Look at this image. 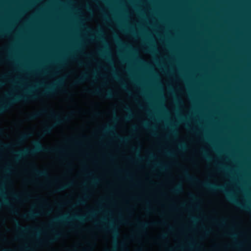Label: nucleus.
Instances as JSON below:
<instances>
[{
	"instance_id": "obj_1",
	"label": "nucleus",
	"mask_w": 251,
	"mask_h": 251,
	"mask_svg": "<svg viewBox=\"0 0 251 251\" xmlns=\"http://www.w3.org/2000/svg\"><path fill=\"white\" fill-rule=\"evenodd\" d=\"M183 174L185 177L189 181H194L197 183H199L201 184L202 187L206 188L210 191H219L220 192H222L226 194L227 196V199L232 203H234L236 205L238 206L239 207L245 209V210H249L250 208L246 205H243L239 202L236 199L231 195L228 192H227L226 187L224 185H216L214 184L210 183L209 182H201L200 180L197 178L196 177H193L192 176L190 175L188 173L187 170H185L183 172Z\"/></svg>"
},
{
	"instance_id": "obj_2",
	"label": "nucleus",
	"mask_w": 251,
	"mask_h": 251,
	"mask_svg": "<svg viewBox=\"0 0 251 251\" xmlns=\"http://www.w3.org/2000/svg\"><path fill=\"white\" fill-rule=\"evenodd\" d=\"M34 148L32 150L25 149L20 151H15L14 154L16 155V159L19 160L24 156L26 155H34L39 151H46L50 152H59L63 151L60 148H45L39 141H35L33 143Z\"/></svg>"
},
{
	"instance_id": "obj_3",
	"label": "nucleus",
	"mask_w": 251,
	"mask_h": 251,
	"mask_svg": "<svg viewBox=\"0 0 251 251\" xmlns=\"http://www.w3.org/2000/svg\"><path fill=\"white\" fill-rule=\"evenodd\" d=\"M30 92L28 93V96L27 95H20V96H14L12 98L9 99L8 101L4 102H0V115L5 112L11 106L20 101L24 100L26 101L28 100H35L37 98L36 96L34 95H31Z\"/></svg>"
},
{
	"instance_id": "obj_4",
	"label": "nucleus",
	"mask_w": 251,
	"mask_h": 251,
	"mask_svg": "<svg viewBox=\"0 0 251 251\" xmlns=\"http://www.w3.org/2000/svg\"><path fill=\"white\" fill-rule=\"evenodd\" d=\"M50 117L55 120V123L50 126H46L45 127L43 133L45 135L51 133L52 129L57 125L62 123L64 121H66L68 120V118L67 117H64L63 119L60 118V117L58 115L56 114L54 111H51L50 113Z\"/></svg>"
},
{
	"instance_id": "obj_5",
	"label": "nucleus",
	"mask_w": 251,
	"mask_h": 251,
	"mask_svg": "<svg viewBox=\"0 0 251 251\" xmlns=\"http://www.w3.org/2000/svg\"><path fill=\"white\" fill-rule=\"evenodd\" d=\"M72 219H75L80 222H83L85 220V217L84 216L79 215H75L73 217H68L66 215H63L54 219L53 220V222L54 223H66Z\"/></svg>"
},
{
	"instance_id": "obj_6",
	"label": "nucleus",
	"mask_w": 251,
	"mask_h": 251,
	"mask_svg": "<svg viewBox=\"0 0 251 251\" xmlns=\"http://www.w3.org/2000/svg\"><path fill=\"white\" fill-rule=\"evenodd\" d=\"M33 173L38 176L48 177L49 174L46 170L40 171L37 169L34 164L32 166Z\"/></svg>"
},
{
	"instance_id": "obj_7",
	"label": "nucleus",
	"mask_w": 251,
	"mask_h": 251,
	"mask_svg": "<svg viewBox=\"0 0 251 251\" xmlns=\"http://www.w3.org/2000/svg\"><path fill=\"white\" fill-rule=\"evenodd\" d=\"M62 81L61 80H59L57 83L55 85L51 86V87H48L46 91H45L43 93H42V95L44 96L49 95L54 93V88L55 85H59L61 84Z\"/></svg>"
},
{
	"instance_id": "obj_8",
	"label": "nucleus",
	"mask_w": 251,
	"mask_h": 251,
	"mask_svg": "<svg viewBox=\"0 0 251 251\" xmlns=\"http://www.w3.org/2000/svg\"><path fill=\"white\" fill-rule=\"evenodd\" d=\"M39 215L38 212H34L33 211H30L26 214L22 215V217L27 220H30L34 219Z\"/></svg>"
},
{
	"instance_id": "obj_9",
	"label": "nucleus",
	"mask_w": 251,
	"mask_h": 251,
	"mask_svg": "<svg viewBox=\"0 0 251 251\" xmlns=\"http://www.w3.org/2000/svg\"><path fill=\"white\" fill-rule=\"evenodd\" d=\"M14 221L16 224L17 228L22 232H26L29 230H35L36 229V228H30V227H25L21 226L20 225L19 221L17 220H15Z\"/></svg>"
},
{
	"instance_id": "obj_10",
	"label": "nucleus",
	"mask_w": 251,
	"mask_h": 251,
	"mask_svg": "<svg viewBox=\"0 0 251 251\" xmlns=\"http://www.w3.org/2000/svg\"><path fill=\"white\" fill-rule=\"evenodd\" d=\"M46 112H47V110L44 109L41 111H39V112H37L32 113V114H30V115H29V116L28 117V120H34V119H36L37 118L40 117L42 114L45 113Z\"/></svg>"
},
{
	"instance_id": "obj_11",
	"label": "nucleus",
	"mask_w": 251,
	"mask_h": 251,
	"mask_svg": "<svg viewBox=\"0 0 251 251\" xmlns=\"http://www.w3.org/2000/svg\"><path fill=\"white\" fill-rule=\"evenodd\" d=\"M72 185V182H69L66 183L64 185L59 186L57 189L55 190V192H59L62 191L68 188H69Z\"/></svg>"
},
{
	"instance_id": "obj_12",
	"label": "nucleus",
	"mask_w": 251,
	"mask_h": 251,
	"mask_svg": "<svg viewBox=\"0 0 251 251\" xmlns=\"http://www.w3.org/2000/svg\"><path fill=\"white\" fill-rule=\"evenodd\" d=\"M87 78V75L86 74H83L80 77L75 81V84H78L82 83Z\"/></svg>"
},
{
	"instance_id": "obj_13",
	"label": "nucleus",
	"mask_w": 251,
	"mask_h": 251,
	"mask_svg": "<svg viewBox=\"0 0 251 251\" xmlns=\"http://www.w3.org/2000/svg\"><path fill=\"white\" fill-rule=\"evenodd\" d=\"M137 226L139 227L141 231H143L145 228L148 226L149 224L147 223L141 222L138 221L137 222Z\"/></svg>"
},
{
	"instance_id": "obj_14",
	"label": "nucleus",
	"mask_w": 251,
	"mask_h": 251,
	"mask_svg": "<svg viewBox=\"0 0 251 251\" xmlns=\"http://www.w3.org/2000/svg\"><path fill=\"white\" fill-rule=\"evenodd\" d=\"M182 187L181 184H179L176 186L171 190V192L174 194H178L182 191Z\"/></svg>"
},
{
	"instance_id": "obj_15",
	"label": "nucleus",
	"mask_w": 251,
	"mask_h": 251,
	"mask_svg": "<svg viewBox=\"0 0 251 251\" xmlns=\"http://www.w3.org/2000/svg\"><path fill=\"white\" fill-rule=\"evenodd\" d=\"M3 204L9 207L11 209V211L13 213H14V214L17 213V210H16L15 208H14V207L10 204V203H9V202L6 199H4L3 201Z\"/></svg>"
},
{
	"instance_id": "obj_16",
	"label": "nucleus",
	"mask_w": 251,
	"mask_h": 251,
	"mask_svg": "<svg viewBox=\"0 0 251 251\" xmlns=\"http://www.w3.org/2000/svg\"><path fill=\"white\" fill-rule=\"evenodd\" d=\"M109 229L111 231L115 237H117L119 236V232L117 228L113 226L112 224L110 225Z\"/></svg>"
},
{
	"instance_id": "obj_17",
	"label": "nucleus",
	"mask_w": 251,
	"mask_h": 251,
	"mask_svg": "<svg viewBox=\"0 0 251 251\" xmlns=\"http://www.w3.org/2000/svg\"><path fill=\"white\" fill-rule=\"evenodd\" d=\"M60 233L54 232V237L49 239L48 241L49 243H53L55 241L56 239L60 237Z\"/></svg>"
},
{
	"instance_id": "obj_18",
	"label": "nucleus",
	"mask_w": 251,
	"mask_h": 251,
	"mask_svg": "<svg viewBox=\"0 0 251 251\" xmlns=\"http://www.w3.org/2000/svg\"><path fill=\"white\" fill-rule=\"evenodd\" d=\"M31 136V133L24 134L20 137V138L19 139V141L21 142L24 141L26 139H27V138L30 137Z\"/></svg>"
},
{
	"instance_id": "obj_19",
	"label": "nucleus",
	"mask_w": 251,
	"mask_h": 251,
	"mask_svg": "<svg viewBox=\"0 0 251 251\" xmlns=\"http://www.w3.org/2000/svg\"><path fill=\"white\" fill-rule=\"evenodd\" d=\"M125 110L129 113V115L125 117L126 120H128L132 117V114H131V110L127 106H125Z\"/></svg>"
},
{
	"instance_id": "obj_20",
	"label": "nucleus",
	"mask_w": 251,
	"mask_h": 251,
	"mask_svg": "<svg viewBox=\"0 0 251 251\" xmlns=\"http://www.w3.org/2000/svg\"><path fill=\"white\" fill-rule=\"evenodd\" d=\"M87 92L90 94H91L94 95H100L101 93L99 89H96L94 91H90L89 90H87Z\"/></svg>"
},
{
	"instance_id": "obj_21",
	"label": "nucleus",
	"mask_w": 251,
	"mask_h": 251,
	"mask_svg": "<svg viewBox=\"0 0 251 251\" xmlns=\"http://www.w3.org/2000/svg\"><path fill=\"white\" fill-rule=\"evenodd\" d=\"M96 212L94 211H90L87 214V218L88 220H90L94 217Z\"/></svg>"
},
{
	"instance_id": "obj_22",
	"label": "nucleus",
	"mask_w": 251,
	"mask_h": 251,
	"mask_svg": "<svg viewBox=\"0 0 251 251\" xmlns=\"http://www.w3.org/2000/svg\"><path fill=\"white\" fill-rule=\"evenodd\" d=\"M116 138L120 140V142L123 143H126L127 140V138L123 137L119 135L116 136Z\"/></svg>"
},
{
	"instance_id": "obj_23",
	"label": "nucleus",
	"mask_w": 251,
	"mask_h": 251,
	"mask_svg": "<svg viewBox=\"0 0 251 251\" xmlns=\"http://www.w3.org/2000/svg\"><path fill=\"white\" fill-rule=\"evenodd\" d=\"M113 97L112 92L111 91H108L105 93L104 97L106 99H110Z\"/></svg>"
},
{
	"instance_id": "obj_24",
	"label": "nucleus",
	"mask_w": 251,
	"mask_h": 251,
	"mask_svg": "<svg viewBox=\"0 0 251 251\" xmlns=\"http://www.w3.org/2000/svg\"><path fill=\"white\" fill-rule=\"evenodd\" d=\"M214 222L218 225H223L225 223V219H222L220 221L214 220Z\"/></svg>"
},
{
	"instance_id": "obj_25",
	"label": "nucleus",
	"mask_w": 251,
	"mask_h": 251,
	"mask_svg": "<svg viewBox=\"0 0 251 251\" xmlns=\"http://www.w3.org/2000/svg\"><path fill=\"white\" fill-rule=\"evenodd\" d=\"M178 147L182 150H185L186 148V145L184 143L179 144Z\"/></svg>"
},
{
	"instance_id": "obj_26",
	"label": "nucleus",
	"mask_w": 251,
	"mask_h": 251,
	"mask_svg": "<svg viewBox=\"0 0 251 251\" xmlns=\"http://www.w3.org/2000/svg\"><path fill=\"white\" fill-rule=\"evenodd\" d=\"M113 129V127L112 126H108L104 130V132L111 131Z\"/></svg>"
},
{
	"instance_id": "obj_27",
	"label": "nucleus",
	"mask_w": 251,
	"mask_h": 251,
	"mask_svg": "<svg viewBox=\"0 0 251 251\" xmlns=\"http://www.w3.org/2000/svg\"><path fill=\"white\" fill-rule=\"evenodd\" d=\"M85 201H84L83 199H79V200L78 201L77 204H80H80H84V203H85Z\"/></svg>"
},
{
	"instance_id": "obj_28",
	"label": "nucleus",
	"mask_w": 251,
	"mask_h": 251,
	"mask_svg": "<svg viewBox=\"0 0 251 251\" xmlns=\"http://www.w3.org/2000/svg\"><path fill=\"white\" fill-rule=\"evenodd\" d=\"M12 196L13 197V198L15 199H16V200H20V196L19 195H18L17 194L13 193L12 194Z\"/></svg>"
},
{
	"instance_id": "obj_29",
	"label": "nucleus",
	"mask_w": 251,
	"mask_h": 251,
	"mask_svg": "<svg viewBox=\"0 0 251 251\" xmlns=\"http://www.w3.org/2000/svg\"><path fill=\"white\" fill-rule=\"evenodd\" d=\"M157 166L160 167V168L161 170H164L166 169V167L164 165L158 164Z\"/></svg>"
},
{
	"instance_id": "obj_30",
	"label": "nucleus",
	"mask_w": 251,
	"mask_h": 251,
	"mask_svg": "<svg viewBox=\"0 0 251 251\" xmlns=\"http://www.w3.org/2000/svg\"><path fill=\"white\" fill-rule=\"evenodd\" d=\"M227 236H230L232 238H234L236 237V235L235 234H226Z\"/></svg>"
},
{
	"instance_id": "obj_31",
	"label": "nucleus",
	"mask_w": 251,
	"mask_h": 251,
	"mask_svg": "<svg viewBox=\"0 0 251 251\" xmlns=\"http://www.w3.org/2000/svg\"><path fill=\"white\" fill-rule=\"evenodd\" d=\"M166 237V234H163L160 236V238L161 239H164Z\"/></svg>"
},
{
	"instance_id": "obj_32",
	"label": "nucleus",
	"mask_w": 251,
	"mask_h": 251,
	"mask_svg": "<svg viewBox=\"0 0 251 251\" xmlns=\"http://www.w3.org/2000/svg\"><path fill=\"white\" fill-rule=\"evenodd\" d=\"M143 126L146 128H148V125L147 122H144L143 123Z\"/></svg>"
},
{
	"instance_id": "obj_33",
	"label": "nucleus",
	"mask_w": 251,
	"mask_h": 251,
	"mask_svg": "<svg viewBox=\"0 0 251 251\" xmlns=\"http://www.w3.org/2000/svg\"><path fill=\"white\" fill-rule=\"evenodd\" d=\"M5 34V32L3 31H0V36L3 37Z\"/></svg>"
},
{
	"instance_id": "obj_34",
	"label": "nucleus",
	"mask_w": 251,
	"mask_h": 251,
	"mask_svg": "<svg viewBox=\"0 0 251 251\" xmlns=\"http://www.w3.org/2000/svg\"><path fill=\"white\" fill-rule=\"evenodd\" d=\"M204 155L205 158H206L207 160L210 159V158L208 155H207L205 153H204Z\"/></svg>"
},
{
	"instance_id": "obj_35",
	"label": "nucleus",
	"mask_w": 251,
	"mask_h": 251,
	"mask_svg": "<svg viewBox=\"0 0 251 251\" xmlns=\"http://www.w3.org/2000/svg\"><path fill=\"white\" fill-rule=\"evenodd\" d=\"M0 145H2L3 147H6L8 146V145L7 144H3V143H2L1 142H0Z\"/></svg>"
},
{
	"instance_id": "obj_36",
	"label": "nucleus",
	"mask_w": 251,
	"mask_h": 251,
	"mask_svg": "<svg viewBox=\"0 0 251 251\" xmlns=\"http://www.w3.org/2000/svg\"><path fill=\"white\" fill-rule=\"evenodd\" d=\"M116 39L118 43H122V42H121V40H120V39H119L118 37H117V36H116Z\"/></svg>"
},
{
	"instance_id": "obj_37",
	"label": "nucleus",
	"mask_w": 251,
	"mask_h": 251,
	"mask_svg": "<svg viewBox=\"0 0 251 251\" xmlns=\"http://www.w3.org/2000/svg\"><path fill=\"white\" fill-rule=\"evenodd\" d=\"M11 96V95L10 94H6V97L7 98H10Z\"/></svg>"
},
{
	"instance_id": "obj_38",
	"label": "nucleus",
	"mask_w": 251,
	"mask_h": 251,
	"mask_svg": "<svg viewBox=\"0 0 251 251\" xmlns=\"http://www.w3.org/2000/svg\"><path fill=\"white\" fill-rule=\"evenodd\" d=\"M160 223H158V222H154V223H152V225H158V224H160Z\"/></svg>"
},
{
	"instance_id": "obj_39",
	"label": "nucleus",
	"mask_w": 251,
	"mask_h": 251,
	"mask_svg": "<svg viewBox=\"0 0 251 251\" xmlns=\"http://www.w3.org/2000/svg\"><path fill=\"white\" fill-rule=\"evenodd\" d=\"M93 181H92V182L94 183L97 182V179L95 178V179H93Z\"/></svg>"
},
{
	"instance_id": "obj_40",
	"label": "nucleus",
	"mask_w": 251,
	"mask_h": 251,
	"mask_svg": "<svg viewBox=\"0 0 251 251\" xmlns=\"http://www.w3.org/2000/svg\"><path fill=\"white\" fill-rule=\"evenodd\" d=\"M191 197L193 199H195V197L194 196V195H192V194H191Z\"/></svg>"
},
{
	"instance_id": "obj_41",
	"label": "nucleus",
	"mask_w": 251,
	"mask_h": 251,
	"mask_svg": "<svg viewBox=\"0 0 251 251\" xmlns=\"http://www.w3.org/2000/svg\"><path fill=\"white\" fill-rule=\"evenodd\" d=\"M191 219L194 221H195L196 219L194 217H192Z\"/></svg>"
},
{
	"instance_id": "obj_42",
	"label": "nucleus",
	"mask_w": 251,
	"mask_h": 251,
	"mask_svg": "<svg viewBox=\"0 0 251 251\" xmlns=\"http://www.w3.org/2000/svg\"><path fill=\"white\" fill-rule=\"evenodd\" d=\"M78 64H79V65H80V66H82V65H83V64L82 63V62H78Z\"/></svg>"
},
{
	"instance_id": "obj_43",
	"label": "nucleus",
	"mask_w": 251,
	"mask_h": 251,
	"mask_svg": "<svg viewBox=\"0 0 251 251\" xmlns=\"http://www.w3.org/2000/svg\"><path fill=\"white\" fill-rule=\"evenodd\" d=\"M137 251H143V249L142 248H140L137 250Z\"/></svg>"
},
{
	"instance_id": "obj_44",
	"label": "nucleus",
	"mask_w": 251,
	"mask_h": 251,
	"mask_svg": "<svg viewBox=\"0 0 251 251\" xmlns=\"http://www.w3.org/2000/svg\"><path fill=\"white\" fill-rule=\"evenodd\" d=\"M3 85V83H2V82L0 81V86H2Z\"/></svg>"
},
{
	"instance_id": "obj_45",
	"label": "nucleus",
	"mask_w": 251,
	"mask_h": 251,
	"mask_svg": "<svg viewBox=\"0 0 251 251\" xmlns=\"http://www.w3.org/2000/svg\"><path fill=\"white\" fill-rule=\"evenodd\" d=\"M101 33H102V31H101V30H100V31H99V32L97 33V34H98V35H100V34H101Z\"/></svg>"
},
{
	"instance_id": "obj_46",
	"label": "nucleus",
	"mask_w": 251,
	"mask_h": 251,
	"mask_svg": "<svg viewBox=\"0 0 251 251\" xmlns=\"http://www.w3.org/2000/svg\"><path fill=\"white\" fill-rule=\"evenodd\" d=\"M98 38H99V39H103V38H102V37H101V36H98Z\"/></svg>"
},
{
	"instance_id": "obj_47",
	"label": "nucleus",
	"mask_w": 251,
	"mask_h": 251,
	"mask_svg": "<svg viewBox=\"0 0 251 251\" xmlns=\"http://www.w3.org/2000/svg\"><path fill=\"white\" fill-rule=\"evenodd\" d=\"M115 78L117 79H119V77L116 75H115Z\"/></svg>"
},
{
	"instance_id": "obj_48",
	"label": "nucleus",
	"mask_w": 251,
	"mask_h": 251,
	"mask_svg": "<svg viewBox=\"0 0 251 251\" xmlns=\"http://www.w3.org/2000/svg\"><path fill=\"white\" fill-rule=\"evenodd\" d=\"M236 246H239L240 245L239 243H236L235 244Z\"/></svg>"
},
{
	"instance_id": "obj_49",
	"label": "nucleus",
	"mask_w": 251,
	"mask_h": 251,
	"mask_svg": "<svg viewBox=\"0 0 251 251\" xmlns=\"http://www.w3.org/2000/svg\"><path fill=\"white\" fill-rule=\"evenodd\" d=\"M122 86L123 87V88H126V85L125 84H123L122 85Z\"/></svg>"
},
{
	"instance_id": "obj_50",
	"label": "nucleus",
	"mask_w": 251,
	"mask_h": 251,
	"mask_svg": "<svg viewBox=\"0 0 251 251\" xmlns=\"http://www.w3.org/2000/svg\"><path fill=\"white\" fill-rule=\"evenodd\" d=\"M9 169H10V167H8V168L7 169V171H9Z\"/></svg>"
},
{
	"instance_id": "obj_51",
	"label": "nucleus",
	"mask_w": 251,
	"mask_h": 251,
	"mask_svg": "<svg viewBox=\"0 0 251 251\" xmlns=\"http://www.w3.org/2000/svg\"><path fill=\"white\" fill-rule=\"evenodd\" d=\"M26 196H27L28 198H29V195H28V194H27L26 195Z\"/></svg>"
},
{
	"instance_id": "obj_52",
	"label": "nucleus",
	"mask_w": 251,
	"mask_h": 251,
	"mask_svg": "<svg viewBox=\"0 0 251 251\" xmlns=\"http://www.w3.org/2000/svg\"><path fill=\"white\" fill-rule=\"evenodd\" d=\"M57 206H61V204H57Z\"/></svg>"
},
{
	"instance_id": "obj_53",
	"label": "nucleus",
	"mask_w": 251,
	"mask_h": 251,
	"mask_svg": "<svg viewBox=\"0 0 251 251\" xmlns=\"http://www.w3.org/2000/svg\"><path fill=\"white\" fill-rule=\"evenodd\" d=\"M209 232V230H206L205 233H208Z\"/></svg>"
},
{
	"instance_id": "obj_54",
	"label": "nucleus",
	"mask_w": 251,
	"mask_h": 251,
	"mask_svg": "<svg viewBox=\"0 0 251 251\" xmlns=\"http://www.w3.org/2000/svg\"><path fill=\"white\" fill-rule=\"evenodd\" d=\"M149 211V209H147V211L148 212Z\"/></svg>"
},
{
	"instance_id": "obj_55",
	"label": "nucleus",
	"mask_w": 251,
	"mask_h": 251,
	"mask_svg": "<svg viewBox=\"0 0 251 251\" xmlns=\"http://www.w3.org/2000/svg\"><path fill=\"white\" fill-rule=\"evenodd\" d=\"M30 181H29V180H26V182H29Z\"/></svg>"
},
{
	"instance_id": "obj_56",
	"label": "nucleus",
	"mask_w": 251,
	"mask_h": 251,
	"mask_svg": "<svg viewBox=\"0 0 251 251\" xmlns=\"http://www.w3.org/2000/svg\"><path fill=\"white\" fill-rule=\"evenodd\" d=\"M104 43L107 45L106 42H105V41H104Z\"/></svg>"
}]
</instances>
